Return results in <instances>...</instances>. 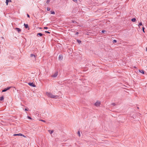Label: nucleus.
<instances>
[{"mask_svg":"<svg viewBox=\"0 0 147 147\" xmlns=\"http://www.w3.org/2000/svg\"><path fill=\"white\" fill-rule=\"evenodd\" d=\"M46 94L47 96L51 98H57L58 96L57 95H54L50 92H46Z\"/></svg>","mask_w":147,"mask_h":147,"instance_id":"f257e3e1","label":"nucleus"},{"mask_svg":"<svg viewBox=\"0 0 147 147\" xmlns=\"http://www.w3.org/2000/svg\"><path fill=\"white\" fill-rule=\"evenodd\" d=\"M30 57L32 58V59L33 61H35L36 60V56L34 54H31L30 55Z\"/></svg>","mask_w":147,"mask_h":147,"instance_id":"f03ea898","label":"nucleus"},{"mask_svg":"<svg viewBox=\"0 0 147 147\" xmlns=\"http://www.w3.org/2000/svg\"><path fill=\"white\" fill-rule=\"evenodd\" d=\"M100 104V102L98 101H97L95 103V105L96 106L98 107L99 106Z\"/></svg>","mask_w":147,"mask_h":147,"instance_id":"7ed1b4c3","label":"nucleus"},{"mask_svg":"<svg viewBox=\"0 0 147 147\" xmlns=\"http://www.w3.org/2000/svg\"><path fill=\"white\" fill-rule=\"evenodd\" d=\"M10 88H11V87H7V88H5L4 90H3L2 91V92H6L7 90H8L9 89H10Z\"/></svg>","mask_w":147,"mask_h":147,"instance_id":"20e7f679","label":"nucleus"},{"mask_svg":"<svg viewBox=\"0 0 147 147\" xmlns=\"http://www.w3.org/2000/svg\"><path fill=\"white\" fill-rule=\"evenodd\" d=\"M28 84L30 86H32L33 87H36V85L34 84L33 83H28Z\"/></svg>","mask_w":147,"mask_h":147,"instance_id":"39448f33","label":"nucleus"},{"mask_svg":"<svg viewBox=\"0 0 147 147\" xmlns=\"http://www.w3.org/2000/svg\"><path fill=\"white\" fill-rule=\"evenodd\" d=\"M57 75L58 72L57 71L55 72L53 75H52L51 76V77L53 78L56 77L57 76Z\"/></svg>","mask_w":147,"mask_h":147,"instance_id":"423d86ee","label":"nucleus"},{"mask_svg":"<svg viewBox=\"0 0 147 147\" xmlns=\"http://www.w3.org/2000/svg\"><path fill=\"white\" fill-rule=\"evenodd\" d=\"M63 59V56L62 55H60L59 57V60H62Z\"/></svg>","mask_w":147,"mask_h":147,"instance_id":"0eeeda50","label":"nucleus"},{"mask_svg":"<svg viewBox=\"0 0 147 147\" xmlns=\"http://www.w3.org/2000/svg\"><path fill=\"white\" fill-rule=\"evenodd\" d=\"M15 29L19 33L20 32H21V30L19 28H15Z\"/></svg>","mask_w":147,"mask_h":147,"instance_id":"6e6552de","label":"nucleus"},{"mask_svg":"<svg viewBox=\"0 0 147 147\" xmlns=\"http://www.w3.org/2000/svg\"><path fill=\"white\" fill-rule=\"evenodd\" d=\"M22 135V134L21 133L18 134H15L13 135V136H21Z\"/></svg>","mask_w":147,"mask_h":147,"instance_id":"1a4fd4ad","label":"nucleus"},{"mask_svg":"<svg viewBox=\"0 0 147 147\" xmlns=\"http://www.w3.org/2000/svg\"><path fill=\"white\" fill-rule=\"evenodd\" d=\"M11 0H6V3L7 5L8 4V2H11Z\"/></svg>","mask_w":147,"mask_h":147,"instance_id":"9d476101","label":"nucleus"},{"mask_svg":"<svg viewBox=\"0 0 147 147\" xmlns=\"http://www.w3.org/2000/svg\"><path fill=\"white\" fill-rule=\"evenodd\" d=\"M43 35V34L42 33H38L37 34V36H42Z\"/></svg>","mask_w":147,"mask_h":147,"instance_id":"9b49d317","label":"nucleus"},{"mask_svg":"<svg viewBox=\"0 0 147 147\" xmlns=\"http://www.w3.org/2000/svg\"><path fill=\"white\" fill-rule=\"evenodd\" d=\"M24 26H25L26 28H27L28 27V24H24Z\"/></svg>","mask_w":147,"mask_h":147,"instance_id":"f8f14e48","label":"nucleus"},{"mask_svg":"<svg viewBox=\"0 0 147 147\" xmlns=\"http://www.w3.org/2000/svg\"><path fill=\"white\" fill-rule=\"evenodd\" d=\"M139 71L143 74H144V71L143 70H139Z\"/></svg>","mask_w":147,"mask_h":147,"instance_id":"ddd939ff","label":"nucleus"},{"mask_svg":"<svg viewBox=\"0 0 147 147\" xmlns=\"http://www.w3.org/2000/svg\"><path fill=\"white\" fill-rule=\"evenodd\" d=\"M131 21L133 22H135L136 21V19L135 18H133L131 19Z\"/></svg>","mask_w":147,"mask_h":147,"instance_id":"4468645a","label":"nucleus"},{"mask_svg":"<svg viewBox=\"0 0 147 147\" xmlns=\"http://www.w3.org/2000/svg\"><path fill=\"white\" fill-rule=\"evenodd\" d=\"M4 99V97L3 96H2L0 97V100L2 101Z\"/></svg>","mask_w":147,"mask_h":147,"instance_id":"2eb2a0df","label":"nucleus"},{"mask_svg":"<svg viewBox=\"0 0 147 147\" xmlns=\"http://www.w3.org/2000/svg\"><path fill=\"white\" fill-rule=\"evenodd\" d=\"M49 132H50V133L51 134L53 132V131L49 130Z\"/></svg>","mask_w":147,"mask_h":147,"instance_id":"dca6fc26","label":"nucleus"},{"mask_svg":"<svg viewBox=\"0 0 147 147\" xmlns=\"http://www.w3.org/2000/svg\"><path fill=\"white\" fill-rule=\"evenodd\" d=\"M78 135H79V136L80 137V131H78Z\"/></svg>","mask_w":147,"mask_h":147,"instance_id":"f3484780","label":"nucleus"},{"mask_svg":"<svg viewBox=\"0 0 147 147\" xmlns=\"http://www.w3.org/2000/svg\"><path fill=\"white\" fill-rule=\"evenodd\" d=\"M50 1V0H47L46 3L47 4H48L49 3Z\"/></svg>","mask_w":147,"mask_h":147,"instance_id":"a211bd4d","label":"nucleus"},{"mask_svg":"<svg viewBox=\"0 0 147 147\" xmlns=\"http://www.w3.org/2000/svg\"><path fill=\"white\" fill-rule=\"evenodd\" d=\"M51 14H55V12L54 11H51Z\"/></svg>","mask_w":147,"mask_h":147,"instance_id":"6ab92c4d","label":"nucleus"},{"mask_svg":"<svg viewBox=\"0 0 147 147\" xmlns=\"http://www.w3.org/2000/svg\"><path fill=\"white\" fill-rule=\"evenodd\" d=\"M142 22H140V23L139 24V25H138V26H142Z\"/></svg>","mask_w":147,"mask_h":147,"instance_id":"aec40b11","label":"nucleus"},{"mask_svg":"<svg viewBox=\"0 0 147 147\" xmlns=\"http://www.w3.org/2000/svg\"><path fill=\"white\" fill-rule=\"evenodd\" d=\"M77 41L79 43H80L81 42V40H77Z\"/></svg>","mask_w":147,"mask_h":147,"instance_id":"412c9836","label":"nucleus"},{"mask_svg":"<svg viewBox=\"0 0 147 147\" xmlns=\"http://www.w3.org/2000/svg\"><path fill=\"white\" fill-rule=\"evenodd\" d=\"M142 30H143V32H145V31H144V29H145V28L144 27H143L142 28Z\"/></svg>","mask_w":147,"mask_h":147,"instance_id":"4be33fe9","label":"nucleus"},{"mask_svg":"<svg viewBox=\"0 0 147 147\" xmlns=\"http://www.w3.org/2000/svg\"><path fill=\"white\" fill-rule=\"evenodd\" d=\"M47 10L48 11H49L50 10V8L49 7H48L47 8Z\"/></svg>","mask_w":147,"mask_h":147,"instance_id":"5701e85b","label":"nucleus"},{"mask_svg":"<svg viewBox=\"0 0 147 147\" xmlns=\"http://www.w3.org/2000/svg\"><path fill=\"white\" fill-rule=\"evenodd\" d=\"M27 117L28 118V119H32V118L30 117L29 116H27Z\"/></svg>","mask_w":147,"mask_h":147,"instance_id":"b1692460","label":"nucleus"},{"mask_svg":"<svg viewBox=\"0 0 147 147\" xmlns=\"http://www.w3.org/2000/svg\"><path fill=\"white\" fill-rule=\"evenodd\" d=\"M40 121H42L43 122H46L44 120H42V119H40Z\"/></svg>","mask_w":147,"mask_h":147,"instance_id":"393cba45","label":"nucleus"},{"mask_svg":"<svg viewBox=\"0 0 147 147\" xmlns=\"http://www.w3.org/2000/svg\"><path fill=\"white\" fill-rule=\"evenodd\" d=\"M106 32V31L105 30H102V32L103 33H104L105 32Z\"/></svg>","mask_w":147,"mask_h":147,"instance_id":"a878e982","label":"nucleus"},{"mask_svg":"<svg viewBox=\"0 0 147 147\" xmlns=\"http://www.w3.org/2000/svg\"><path fill=\"white\" fill-rule=\"evenodd\" d=\"M45 33H48V34H50V32L49 31H45Z\"/></svg>","mask_w":147,"mask_h":147,"instance_id":"bb28decb","label":"nucleus"},{"mask_svg":"<svg viewBox=\"0 0 147 147\" xmlns=\"http://www.w3.org/2000/svg\"><path fill=\"white\" fill-rule=\"evenodd\" d=\"M21 136H22L25 138H26V136H25L24 135H23V134H22V135Z\"/></svg>","mask_w":147,"mask_h":147,"instance_id":"cd10ccee","label":"nucleus"},{"mask_svg":"<svg viewBox=\"0 0 147 147\" xmlns=\"http://www.w3.org/2000/svg\"><path fill=\"white\" fill-rule=\"evenodd\" d=\"M117 42V40H113V42Z\"/></svg>","mask_w":147,"mask_h":147,"instance_id":"c85d7f7f","label":"nucleus"},{"mask_svg":"<svg viewBox=\"0 0 147 147\" xmlns=\"http://www.w3.org/2000/svg\"><path fill=\"white\" fill-rule=\"evenodd\" d=\"M73 1L75 2H76L77 1V0H73Z\"/></svg>","mask_w":147,"mask_h":147,"instance_id":"c756f323","label":"nucleus"},{"mask_svg":"<svg viewBox=\"0 0 147 147\" xmlns=\"http://www.w3.org/2000/svg\"><path fill=\"white\" fill-rule=\"evenodd\" d=\"M27 17L28 18H30V16H29V15L28 14H27Z\"/></svg>","mask_w":147,"mask_h":147,"instance_id":"7c9ffc66","label":"nucleus"},{"mask_svg":"<svg viewBox=\"0 0 147 147\" xmlns=\"http://www.w3.org/2000/svg\"><path fill=\"white\" fill-rule=\"evenodd\" d=\"M25 110L26 111H28V109H25Z\"/></svg>","mask_w":147,"mask_h":147,"instance_id":"2f4dec72","label":"nucleus"},{"mask_svg":"<svg viewBox=\"0 0 147 147\" xmlns=\"http://www.w3.org/2000/svg\"><path fill=\"white\" fill-rule=\"evenodd\" d=\"M44 28L45 29H47L48 28L47 27H45Z\"/></svg>","mask_w":147,"mask_h":147,"instance_id":"473e14b6","label":"nucleus"},{"mask_svg":"<svg viewBox=\"0 0 147 147\" xmlns=\"http://www.w3.org/2000/svg\"><path fill=\"white\" fill-rule=\"evenodd\" d=\"M112 105L114 106H115V103H113L112 104Z\"/></svg>","mask_w":147,"mask_h":147,"instance_id":"72a5a7b5","label":"nucleus"},{"mask_svg":"<svg viewBox=\"0 0 147 147\" xmlns=\"http://www.w3.org/2000/svg\"><path fill=\"white\" fill-rule=\"evenodd\" d=\"M78 34V33L77 32L76 33V34Z\"/></svg>","mask_w":147,"mask_h":147,"instance_id":"f704fd0d","label":"nucleus"}]
</instances>
